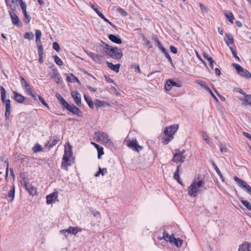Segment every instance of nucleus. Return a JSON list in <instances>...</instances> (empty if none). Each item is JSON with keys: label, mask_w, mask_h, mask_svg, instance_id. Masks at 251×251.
Wrapping results in <instances>:
<instances>
[{"label": "nucleus", "mask_w": 251, "mask_h": 251, "mask_svg": "<svg viewBox=\"0 0 251 251\" xmlns=\"http://www.w3.org/2000/svg\"><path fill=\"white\" fill-rule=\"evenodd\" d=\"M9 13L11 19L13 24L16 25L17 26H21L22 23L19 21V19L14 11H10Z\"/></svg>", "instance_id": "obj_12"}, {"label": "nucleus", "mask_w": 251, "mask_h": 251, "mask_svg": "<svg viewBox=\"0 0 251 251\" xmlns=\"http://www.w3.org/2000/svg\"><path fill=\"white\" fill-rule=\"evenodd\" d=\"M200 8L202 12L206 13L208 11L207 8L201 3H200Z\"/></svg>", "instance_id": "obj_56"}, {"label": "nucleus", "mask_w": 251, "mask_h": 251, "mask_svg": "<svg viewBox=\"0 0 251 251\" xmlns=\"http://www.w3.org/2000/svg\"><path fill=\"white\" fill-rule=\"evenodd\" d=\"M197 83L198 84H199L201 87H202V88H203L204 89H205L206 90H209V88L208 86L206 85V84L205 83V82H204L203 81H201V80H197Z\"/></svg>", "instance_id": "obj_40"}, {"label": "nucleus", "mask_w": 251, "mask_h": 251, "mask_svg": "<svg viewBox=\"0 0 251 251\" xmlns=\"http://www.w3.org/2000/svg\"><path fill=\"white\" fill-rule=\"evenodd\" d=\"M232 66L236 69L238 74L247 79H250L251 77V74L246 69H244L240 65L236 63H233Z\"/></svg>", "instance_id": "obj_7"}, {"label": "nucleus", "mask_w": 251, "mask_h": 251, "mask_svg": "<svg viewBox=\"0 0 251 251\" xmlns=\"http://www.w3.org/2000/svg\"><path fill=\"white\" fill-rule=\"evenodd\" d=\"M169 83L171 84L172 86H176L177 87H180L181 86V85L180 83L174 81L172 79H169Z\"/></svg>", "instance_id": "obj_47"}, {"label": "nucleus", "mask_w": 251, "mask_h": 251, "mask_svg": "<svg viewBox=\"0 0 251 251\" xmlns=\"http://www.w3.org/2000/svg\"><path fill=\"white\" fill-rule=\"evenodd\" d=\"M107 172L106 168L101 169L100 167H99V171L95 174V176L96 177H98L100 176V174L103 176L106 173H107Z\"/></svg>", "instance_id": "obj_34"}, {"label": "nucleus", "mask_w": 251, "mask_h": 251, "mask_svg": "<svg viewBox=\"0 0 251 251\" xmlns=\"http://www.w3.org/2000/svg\"><path fill=\"white\" fill-rule=\"evenodd\" d=\"M94 139L96 141H100L104 144H110V140L108 138V134L104 132H96L94 134Z\"/></svg>", "instance_id": "obj_6"}, {"label": "nucleus", "mask_w": 251, "mask_h": 251, "mask_svg": "<svg viewBox=\"0 0 251 251\" xmlns=\"http://www.w3.org/2000/svg\"><path fill=\"white\" fill-rule=\"evenodd\" d=\"M39 54H44L43 47L41 44H37Z\"/></svg>", "instance_id": "obj_59"}, {"label": "nucleus", "mask_w": 251, "mask_h": 251, "mask_svg": "<svg viewBox=\"0 0 251 251\" xmlns=\"http://www.w3.org/2000/svg\"><path fill=\"white\" fill-rule=\"evenodd\" d=\"M71 229H72V234L74 235H76L77 233L81 231V229L77 227L71 226Z\"/></svg>", "instance_id": "obj_48"}, {"label": "nucleus", "mask_w": 251, "mask_h": 251, "mask_svg": "<svg viewBox=\"0 0 251 251\" xmlns=\"http://www.w3.org/2000/svg\"><path fill=\"white\" fill-rule=\"evenodd\" d=\"M203 57L205 59L207 60L209 62V65L211 69H213V63L214 61L213 60V58L210 56H209L208 54L206 53H204L203 54Z\"/></svg>", "instance_id": "obj_25"}, {"label": "nucleus", "mask_w": 251, "mask_h": 251, "mask_svg": "<svg viewBox=\"0 0 251 251\" xmlns=\"http://www.w3.org/2000/svg\"><path fill=\"white\" fill-rule=\"evenodd\" d=\"M241 203L247 208V209L251 211V203L248 201L240 199Z\"/></svg>", "instance_id": "obj_35"}, {"label": "nucleus", "mask_w": 251, "mask_h": 251, "mask_svg": "<svg viewBox=\"0 0 251 251\" xmlns=\"http://www.w3.org/2000/svg\"><path fill=\"white\" fill-rule=\"evenodd\" d=\"M106 64L107 67L112 70V71H114L116 73H118L119 72V69L121 65L120 64H117L116 65L113 64V63L107 62Z\"/></svg>", "instance_id": "obj_22"}, {"label": "nucleus", "mask_w": 251, "mask_h": 251, "mask_svg": "<svg viewBox=\"0 0 251 251\" xmlns=\"http://www.w3.org/2000/svg\"><path fill=\"white\" fill-rule=\"evenodd\" d=\"M180 166H181L180 165H178L177 167L176 170V172L174 173V178L175 179H179V168L180 167Z\"/></svg>", "instance_id": "obj_46"}, {"label": "nucleus", "mask_w": 251, "mask_h": 251, "mask_svg": "<svg viewBox=\"0 0 251 251\" xmlns=\"http://www.w3.org/2000/svg\"><path fill=\"white\" fill-rule=\"evenodd\" d=\"M53 49L57 51H59L60 50V46L58 43L54 42L53 43L52 46Z\"/></svg>", "instance_id": "obj_52"}, {"label": "nucleus", "mask_w": 251, "mask_h": 251, "mask_svg": "<svg viewBox=\"0 0 251 251\" xmlns=\"http://www.w3.org/2000/svg\"><path fill=\"white\" fill-rule=\"evenodd\" d=\"M7 196L9 198H11V201H13L15 197V186L13 185L12 186L11 190L8 193Z\"/></svg>", "instance_id": "obj_37"}, {"label": "nucleus", "mask_w": 251, "mask_h": 251, "mask_svg": "<svg viewBox=\"0 0 251 251\" xmlns=\"http://www.w3.org/2000/svg\"><path fill=\"white\" fill-rule=\"evenodd\" d=\"M23 14L24 15V17L25 18V22L26 23H28L30 22V16L27 14V11L26 12H24L23 13Z\"/></svg>", "instance_id": "obj_51"}, {"label": "nucleus", "mask_w": 251, "mask_h": 251, "mask_svg": "<svg viewBox=\"0 0 251 251\" xmlns=\"http://www.w3.org/2000/svg\"><path fill=\"white\" fill-rule=\"evenodd\" d=\"M84 99H85V101L87 103L88 106H89V107L91 109L94 108L93 101L85 95H84Z\"/></svg>", "instance_id": "obj_36"}, {"label": "nucleus", "mask_w": 251, "mask_h": 251, "mask_svg": "<svg viewBox=\"0 0 251 251\" xmlns=\"http://www.w3.org/2000/svg\"><path fill=\"white\" fill-rule=\"evenodd\" d=\"M39 100L46 107L49 108V105L48 103L46 102V101L44 100V99L41 96H39Z\"/></svg>", "instance_id": "obj_53"}, {"label": "nucleus", "mask_w": 251, "mask_h": 251, "mask_svg": "<svg viewBox=\"0 0 251 251\" xmlns=\"http://www.w3.org/2000/svg\"><path fill=\"white\" fill-rule=\"evenodd\" d=\"M143 40L145 43V44L149 46V48H152V46L150 44V41L146 38L145 37L143 38Z\"/></svg>", "instance_id": "obj_60"}, {"label": "nucleus", "mask_w": 251, "mask_h": 251, "mask_svg": "<svg viewBox=\"0 0 251 251\" xmlns=\"http://www.w3.org/2000/svg\"><path fill=\"white\" fill-rule=\"evenodd\" d=\"M226 37L227 40H226V42L227 46L229 45H233L234 43V40L231 34L228 33H226Z\"/></svg>", "instance_id": "obj_29"}, {"label": "nucleus", "mask_w": 251, "mask_h": 251, "mask_svg": "<svg viewBox=\"0 0 251 251\" xmlns=\"http://www.w3.org/2000/svg\"><path fill=\"white\" fill-rule=\"evenodd\" d=\"M43 150L42 147L39 144H36L32 148V151L34 152H37L41 151Z\"/></svg>", "instance_id": "obj_39"}, {"label": "nucleus", "mask_w": 251, "mask_h": 251, "mask_svg": "<svg viewBox=\"0 0 251 251\" xmlns=\"http://www.w3.org/2000/svg\"><path fill=\"white\" fill-rule=\"evenodd\" d=\"M60 232L64 234L65 237H67V235L69 234H72V229H71V226L69 227V228L66 229H63L60 231Z\"/></svg>", "instance_id": "obj_43"}, {"label": "nucleus", "mask_w": 251, "mask_h": 251, "mask_svg": "<svg viewBox=\"0 0 251 251\" xmlns=\"http://www.w3.org/2000/svg\"><path fill=\"white\" fill-rule=\"evenodd\" d=\"M108 39L111 41L116 44H120L122 43V40L119 35L109 34L108 35Z\"/></svg>", "instance_id": "obj_21"}, {"label": "nucleus", "mask_w": 251, "mask_h": 251, "mask_svg": "<svg viewBox=\"0 0 251 251\" xmlns=\"http://www.w3.org/2000/svg\"><path fill=\"white\" fill-rule=\"evenodd\" d=\"M238 251H251V243L245 242L239 246Z\"/></svg>", "instance_id": "obj_19"}, {"label": "nucleus", "mask_w": 251, "mask_h": 251, "mask_svg": "<svg viewBox=\"0 0 251 251\" xmlns=\"http://www.w3.org/2000/svg\"><path fill=\"white\" fill-rule=\"evenodd\" d=\"M178 125H173L169 127H166L164 130V134L166 137L162 138V143L164 145L168 144L173 138V136L178 128Z\"/></svg>", "instance_id": "obj_2"}, {"label": "nucleus", "mask_w": 251, "mask_h": 251, "mask_svg": "<svg viewBox=\"0 0 251 251\" xmlns=\"http://www.w3.org/2000/svg\"><path fill=\"white\" fill-rule=\"evenodd\" d=\"M127 146L133 151L139 152L143 149V147L138 145L136 140L128 141L127 142Z\"/></svg>", "instance_id": "obj_9"}, {"label": "nucleus", "mask_w": 251, "mask_h": 251, "mask_svg": "<svg viewBox=\"0 0 251 251\" xmlns=\"http://www.w3.org/2000/svg\"><path fill=\"white\" fill-rule=\"evenodd\" d=\"M28 95L32 96V97L33 98L34 100H36L37 98H39V95H38L36 93L34 92L32 90H31L30 91H29L28 93H27Z\"/></svg>", "instance_id": "obj_45"}, {"label": "nucleus", "mask_w": 251, "mask_h": 251, "mask_svg": "<svg viewBox=\"0 0 251 251\" xmlns=\"http://www.w3.org/2000/svg\"><path fill=\"white\" fill-rule=\"evenodd\" d=\"M88 54L89 56H90L92 58L93 61L95 62H100L101 61V55L91 52L89 53Z\"/></svg>", "instance_id": "obj_23"}, {"label": "nucleus", "mask_w": 251, "mask_h": 251, "mask_svg": "<svg viewBox=\"0 0 251 251\" xmlns=\"http://www.w3.org/2000/svg\"><path fill=\"white\" fill-rule=\"evenodd\" d=\"M16 3L20 5L23 13L26 12V5L23 0H16Z\"/></svg>", "instance_id": "obj_30"}, {"label": "nucleus", "mask_w": 251, "mask_h": 251, "mask_svg": "<svg viewBox=\"0 0 251 251\" xmlns=\"http://www.w3.org/2000/svg\"><path fill=\"white\" fill-rule=\"evenodd\" d=\"M58 142L59 139L54 138L53 140L51 139L50 141H49L47 144L46 145L45 147L48 149H50L56 145Z\"/></svg>", "instance_id": "obj_26"}, {"label": "nucleus", "mask_w": 251, "mask_h": 251, "mask_svg": "<svg viewBox=\"0 0 251 251\" xmlns=\"http://www.w3.org/2000/svg\"><path fill=\"white\" fill-rule=\"evenodd\" d=\"M24 38L28 40H32L34 38V35L32 32H26L24 35Z\"/></svg>", "instance_id": "obj_42"}, {"label": "nucleus", "mask_w": 251, "mask_h": 251, "mask_svg": "<svg viewBox=\"0 0 251 251\" xmlns=\"http://www.w3.org/2000/svg\"><path fill=\"white\" fill-rule=\"evenodd\" d=\"M5 1L7 6L9 7L12 11H14L16 9V6L14 4L16 0H12L11 2H9V0H5Z\"/></svg>", "instance_id": "obj_27"}, {"label": "nucleus", "mask_w": 251, "mask_h": 251, "mask_svg": "<svg viewBox=\"0 0 251 251\" xmlns=\"http://www.w3.org/2000/svg\"><path fill=\"white\" fill-rule=\"evenodd\" d=\"M205 183L204 181L202 180H199L197 181L195 179L192 183L188 188V194L192 197H196L197 195V193L201 191V188H204L205 190L206 187H204Z\"/></svg>", "instance_id": "obj_1"}, {"label": "nucleus", "mask_w": 251, "mask_h": 251, "mask_svg": "<svg viewBox=\"0 0 251 251\" xmlns=\"http://www.w3.org/2000/svg\"><path fill=\"white\" fill-rule=\"evenodd\" d=\"M58 192L57 191L54 192L52 193L47 196V203L48 204H52L53 202L57 198Z\"/></svg>", "instance_id": "obj_15"}, {"label": "nucleus", "mask_w": 251, "mask_h": 251, "mask_svg": "<svg viewBox=\"0 0 251 251\" xmlns=\"http://www.w3.org/2000/svg\"><path fill=\"white\" fill-rule=\"evenodd\" d=\"M102 43L104 45V47H103V49L104 50V52L106 54V51H107L108 50L110 49L112 47V46H110L107 44H105L104 42H102Z\"/></svg>", "instance_id": "obj_58"}, {"label": "nucleus", "mask_w": 251, "mask_h": 251, "mask_svg": "<svg viewBox=\"0 0 251 251\" xmlns=\"http://www.w3.org/2000/svg\"><path fill=\"white\" fill-rule=\"evenodd\" d=\"M117 11L123 16H126L127 15V13L120 7L117 9Z\"/></svg>", "instance_id": "obj_44"}, {"label": "nucleus", "mask_w": 251, "mask_h": 251, "mask_svg": "<svg viewBox=\"0 0 251 251\" xmlns=\"http://www.w3.org/2000/svg\"><path fill=\"white\" fill-rule=\"evenodd\" d=\"M132 68H133L135 71H137L139 74H141V71L138 64L133 65Z\"/></svg>", "instance_id": "obj_55"}, {"label": "nucleus", "mask_w": 251, "mask_h": 251, "mask_svg": "<svg viewBox=\"0 0 251 251\" xmlns=\"http://www.w3.org/2000/svg\"><path fill=\"white\" fill-rule=\"evenodd\" d=\"M64 108L78 116H81L82 115V112L81 110L73 104L70 105L69 103H68Z\"/></svg>", "instance_id": "obj_10"}, {"label": "nucleus", "mask_w": 251, "mask_h": 251, "mask_svg": "<svg viewBox=\"0 0 251 251\" xmlns=\"http://www.w3.org/2000/svg\"><path fill=\"white\" fill-rule=\"evenodd\" d=\"M245 101L249 105H251V95L246 94L245 96Z\"/></svg>", "instance_id": "obj_49"}, {"label": "nucleus", "mask_w": 251, "mask_h": 251, "mask_svg": "<svg viewBox=\"0 0 251 251\" xmlns=\"http://www.w3.org/2000/svg\"><path fill=\"white\" fill-rule=\"evenodd\" d=\"M54 62L56 64L59 66H62L63 65V62L61 59L56 55L54 56Z\"/></svg>", "instance_id": "obj_41"}, {"label": "nucleus", "mask_w": 251, "mask_h": 251, "mask_svg": "<svg viewBox=\"0 0 251 251\" xmlns=\"http://www.w3.org/2000/svg\"><path fill=\"white\" fill-rule=\"evenodd\" d=\"M225 16L230 23H233L234 17L232 13L231 12H226Z\"/></svg>", "instance_id": "obj_38"}, {"label": "nucleus", "mask_w": 251, "mask_h": 251, "mask_svg": "<svg viewBox=\"0 0 251 251\" xmlns=\"http://www.w3.org/2000/svg\"><path fill=\"white\" fill-rule=\"evenodd\" d=\"M158 48L160 50H161L162 51V52L164 54L168 52L167 50H166V49L164 47H163L162 45H161L160 46H158Z\"/></svg>", "instance_id": "obj_61"}, {"label": "nucleus", "mask_w": 251, "mask_h": 251, "mask_svg": "<svg viewBox=\"0 0 251 251\" xmlns=\"http://www.w3.org/2000/svg\"><path fill=\"white\" fill-rule=\"evenodd\" d=\"M211 163H212V164L213 167L214 168L216 172L219 176L220 179H221V180L223 182H224L225 181L224 177L223 176V175L222 174V173H221V171H220V170L219 169L218 167L217 166L216 164H215V163L214 161H212Z\"/></svg>", "instance_id": "obj_28"}, {"label": "nucleus", "mask_w": 251, "mask_h": 251, "mask_svg": "<svg viewBox=\"0 0 251 251\" xmlns=\"http://www.w3.org/2000/svg\"><path fill=\"white\" fill-rule=\"evenodd\" d=\"M0 93H1V100L3 103H5L6 101V91L3 87L0 86Z\"/></svg>", "instance_id": "obj_31"}, {"label": "nucleus", "mask_w": 251, "mask_h": 251, "mask_svg": "<svg viewBox=\"0 0 251 251\" xmlns=\"http://www.w3.org/2000/svg\"><path fill=\"white\" fill-rule=\"evenodd\" d=\"M104 101H100V100H97L96 104L99 107H101L103 106Z\"/></svg>", "instance_id": "obj_64"}, {"label": "nucleus", "mask_w": 251, "mask_h": 251, "mask_svg": "<svg viewBox=\"0 0 251 251\" xmlns=\"http://www.w3.org/2000/svg\"><path fill=\"white\" fill-rule=\"evenodd\" d=\"M185 150H183L180 151L178 149L175 150L173 154V157L172 159V161L176 163H183L186 159L185 155L184 154Z\"/></svg>", "instance_id": "obj_3"}, {"label": "nucleus", "mask_w": 251, "mask_h": 251, "mask_svg": "<svg viewBox=\"0 0 251 251\" xmlns=\"http://www.w3.org/2000/svg\"><path fill=\"white\" fill-rule=\"evenodd\" d=\"M174 235H169L168 233H166L165 230H164L163 232V236L162 237H158L157 239L159 240H161L162 239L165 240L166 241H169L170 243H173V238Z\"/></svg>", "instance_id": "obj_20"}, {"label": "nucleus", "mask_w": 251, "mask_h": 251, "mask_svg": "<svg viewBox=\"0 0 251 251\" xmlns=\"http://www.w3.org/2000/svg\"><path fill=\"white\" fill-rule=\"evenodd\" d=\"M56 97L57 99L59 101L60 103L61 104L62 107L64 109L65 107L67 105L68 103L65 99L63 98V97L59 94L57 93L56 94Z\"/></svg>", "instance_id": "obj_24"}, {"label": "nucleus", "mask_w": 251, "mask_h": 251, "mask_svg": "<svg viewBox=\"0 0 251 251\" xmlns=\"http://www.w3.org/2000/svg\"><path fill=\"white\" fill-rule=\"evenodd\" d=\"M165 55L168 58L169 61L171 64V65L173 66V62L172 59L170 55H169V53L167 52V53H165Z\"/></svg>", "instance_id": "obj_62"}, {"label": "nucleus", "mask_w": 251, "mask_h": 251, "mask_svg": "<svg viewBox=\"0 0 251 251\" xmlns=\"http://www.w3.org/2000/svg\"><path fill=\"white\" fill-rule=\"evenodd\" d=\"M5 112L4 113V116L5 118V120H7L9 119V116L10 115V112L11 110V101L9 99L6 100V101H5Z\"/></svg>", "instance_id": "obj_13"}, {"label": "nucleus", "mask_w": 251, "mask_h": 251, "mask_svg": "<svg viewBox=\"0 0 251 251\" xmlns=\"http://www.w3.org/2000/svg\"><path fill=\"white\" fill-rule=\"evenodd\" d=\"M14 95L13 99L19 103H23L25 100V97L22 95L19 94L16 91H13Z\"/></svg>", "instance_id": "obj_18"}, {"label": "nucleus", "mask_w": 251, "mask_h": 251, "mask_svg": "<svg viewBox=\"0 0 251 251\" xmlns=\"http://www.w3.org/2000/svg\"><path fill=\"white\" fill-rule=\"evenodd\" d=\"M71 96L75 100V103L78 106H80L81 105V100L80 94L76 91H74L71 92Z\"/></svg>", "instance_id": "obj_14"}, {"label": "nucleus", "mask_w": 251, "mask_h": 251, "mask_svg": "<svg viewBox=\"0 0 251 251\" xmlns=\"http://www.w3.org/2000/svg\"><path fill=\"white\" fill-rule=\"evenodd\" d=\"M1 161L4 163L3 166L5 167L6 172H5V176L6 178L7 177L8 175V171H9V163L7 159H5L3 158H2Z\"/></svg>", "instance_id": "obj_32"}, {"label": "nucleus", "mask_w": 251, "mask_h": 251, "mask_svg": "<svg viewBox=\"0 0 251 251\" xmlns=\"http://www.w3.org/2000/svg\"><path fill=\"white\" fill-rule=\"evenodd\" d=\"M42 33L40 30L37 29L35 31V36L37 38H41Z\"/></svg>", "instance_id": "obj_63"}, {"label": "nucleus", "mask_w": 251, "mask_h": 251, "mask_svg": "<svg viewBox=\"0 0 251 251\" xmlns=\"http://www.w3.org/2000/svg\"><path fill=\"white\" fill-rule=\"evenodd\" d=\"M173 243H174L175 246H176L177 247H180L181 246L183 242V240L181 239H180L179 238H176L173 236Z\"/></svg>", "instance_id": "obj_33"}, {"label": "nucleus", "mask_w": 251, "mask_h": 251, "mask_svg": "<svg viewBox=\"0 0 251 251\" xmlns=\"http://www.w3.org/2000/svg\"><path fill=\"white\" fill-rule=\"evenodd\" d=\"M23 184L30 195L32 196H35L37 194L36 189L31 185L28 181L24 180Z\"/></svg>", "instance_id": "obj_11"}, {"label": "nucleus", "mask_w": 251, "mask_h": 251, "mask_svg": "<svg viewBox=\"0 0 251 251\" xmlns=\"http://www.w3.org/2000/svg\"><path fill=\"white\" fill-rule=\"evenodd\" d=\"M73 155L72 150L70 148L68 150L65 148L64 154L63 157V162L61 163V167L62 169L68 171V166H70L71 164L69 163L70 158Z\"/></svg>", "instance_id": "obj_4"}, {"label": "nucleus", "mask_w": 251, "mask_h": 251, "mask_svg": "<svg viewBox=\"0 0 251 251\" xmlns=\"http://www.w3.org/2000/svg\"><path fill=\"white\" fill-rule=\"evenodd\" d=\"M172 87V85L171 84L169 83V80L166 81V84L165 85V88L167 91H170Z\"/></svg>", "instance_id": "obj_54"}, {"label": "nucleus", "mask_w": 251, "mask_h": 251, "mask_svg": "<svg viewBox=\"0 0 251 251\" xmlns=\"http://www.w3.org/2000/svg\"><path fill=\"white\" fill-rule=\"evenodd\" d=\"M234 180L238 183L239 186L241 187L242 188H244L246 189V192L251 195V187L246 182L244 181L242 179H241L240 178H238L236 176H234Z\"/></svg>", "instance_id": "obj_8"}, {"label": "nucleus", "mask_w": 251, "mask_h": 251, "mask_svg": "<svg viewBox=\"0 0 251 251\" xmlns=\"http://www.w3.org/2000/svg\"><path fill=\"white\" fill-rule=\"evenodd\" d=\"M98 158L99 159H100L101 158V155L104 154L103 152V149L102 147H100V148L98 149Z\"/></svg>", "instance_id": "obj_50"}, {"label": "nucleus", "mask_w": 251, "mask_h": 251, "mask_svg": "<svg viewBox=\"0 0 251 251\" xmlns=\"http://www.w3.org/2000/svg\"><path fill=\"white\" fill-rule=\"evenodd\" d=\"M106 54L114 59H120L123 56L121 50L117 47H112L109 50L106 51Z\"/></svg>", "instance_id": "obj_5"}, {"label": "nucleus", "mask_w": 251, "mask_h": 251, "mask_svg": "<svg viewBox=\"0 0 251 251\" xmlns=\"http://www.w3.org/2000/svg\"><path fill=\"white\" fill-rule=\"evenodd\" d=\"M152 39L155 42V43H156L157 47H158V46H160L161 45H162L161 43L160 42V41L158 39L157 36H156V35L153 36H152Z\"/></svg>", "instance_id": "obj_57"}, {"label": "nucleus", "mask_w": 251, "mask_h": 251, "mask_svg": "<svg viewBox=\"0 0 251 251\" xmlns=\"http://www.w3.org/2000/svg\"><path fill=\"white\" fill-rule=\"evenodd\" d=\"M20 80L21 85L23 89L25 90V92L26 93H28L29 91H30L32 90L30 85H29L28 82L25 79V78L21 76H20Z\"/></svg>", "instance_id": "obj_16"}, {"label": "nucleus", "mask_w": 251, "mask_h": 251, "mask_svg": "<svg viewBox=\"0 0 251 251\" xmlns=\"http://www.w3.org/2000/svg\"><path fill=\"white\" fill-rule=\"evenodd\" d=\"M50 76L57 83H59L61 81V77L58 72L57 69H53L52 70V73L50 74Z\"/></svg>", "instance_id": "obj_17"}]
</instances>
